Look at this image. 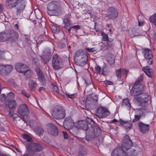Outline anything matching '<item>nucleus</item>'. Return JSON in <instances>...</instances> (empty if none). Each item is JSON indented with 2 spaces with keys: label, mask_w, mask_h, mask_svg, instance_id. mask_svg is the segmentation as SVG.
<instances>
[{
  "label": "nucleus",
  "mask_w": 156,
  "mask_h": 156,
  "mask_svg": "<svg viewBox=\"0 0 156 156\" xmlns=\"http://www.w3.org/2000/svg\"><path fill=\"white\" fill-rule=\"evenodd\" d=\"M133 142L130 137L128 135H125L122 140L121 147L128 151L130 155L136 156L140 152V150L136 147H132Z\"/></svg>",
  "instance_id": "1"
},
{
  "label": "nucleus",
  "mask_w": 156,
  "mask_h": 156,
  "mask_svg": "<svg viewBox=\"0 0 156 156\" xmlns=\"http://www.w3.org/2000/svg\"><path fill=\"white\" fill-rule=\"evenodd\" d=\"M48 14L50 16H58L61 15L62 12L58 3L56 1L49 2L47 6Z\"/></svg>",
  "instance_id": "2"
},
{
  "label": "nucleus",
  "mask_w": 156,
  "mask_h": 156,
  "mask_svg": "<svg viewBox=\"0 0 156 156\" xmlns=\"http://www.w3.org/2000/svg\"><path fill=\"white\" fill-rule=\"evenodd\" d=\"M17 111L20 116V117L23 121L27 122L29 118L27 115L30 113L27 105L25 104H23L19 105L17 108Z\"/></svg>",
  "instance_id": "3"
},
{
  "label": "nucleus",
  "mask_w": 156,
  "mask_h": 156,
  "mask_svg": "<svg viewBox=\"0 0 156 156\" xmlns=\"http://www.w3.org/2000/svg\"><path fill=\"white\" fill-rule=\"evenodd\" d=\"M51 115L55 119H62L66 116V112L62 107L57 106L53 109Z\"/></svg>",
  "instance_id": "4"
},
{
  "label": "nucleus",
  "mask_w": 156,
  "mask_h": 156,
  "mask_svg": "<svg viewBox=\"0 0 156 156\" xmlns=\"http://www.w3.org/2000/svg\"><path fill=\"white\" fill-rule=\"evenodd\" d=\"M26 147L27 151L30 153L33 152H38L42 150V145L39 142H29L27 144Z\"/></svg>",
  "instance_id": "5"
},
{
  "label": "nucleus",
  "mask_w": 156,
  "mask_h": 156,
  "mask_svg": "<svg viewBox=\"0 0 156 156\" xmlns=\"http://www.w3.org/2000/svg\"><path fill=\"white\" fill-rule=\"evenodd\" d=\"M75 58H79L80 60V65L83 66L86 64L87 60V56L83 52L80 51L76 52L75 55Z\"/></svg>",
  "instance_id": "6"
},
{
  "label": "nucleus",
  "mask_w": 156,
  "mask_h": 156,
  "mask_svg": "<svg viewBox=\"0 0 156 156\" xmlns=\"http://www.w3.org/2000/svg\"><path fill=\"white\" fill-rule=\"evenodd\" d=\"M143 86L141 84H135L130 90V94L132 96H139L144 92Z\"/></svg>",
  "instance_id": "7"
},
{
  "label": "nucleus",
  "mask_w": 156,
  "mask_h": 156,
  "mask_svg": "<svg viewBox=\"0 0 156 156\" xmlns=\"http://www.w3.org/2000/svg\"><path fill=\"white\" fill-rule=\"evenodd\" d=\"M110 112L107 108L102 106L98 107L96 111V115L100 118H102L108 116Z\"/></svg>",
  "instance_id": "8"
},
{
  "label": "nucleus",
  "mask_w": 156,
  "mask_h": 156,
  "mask_svg": "<svg viewBox=\"0 0 156 156\" xmlns=\"http://www.w3.org/2000/svg\"><path fill=\"white\" fill-rule=\"evenodd\" d=\"M107 15L104 18L107 20L110 19H115L118 16V12L113 7H110L108 10Z\"/></svg>",
  "instance_id": "9"
},
{
  "label": "nucleus",
  "mask_w": 156,
  "mask_h": 156,
  "mask_svg": "<svg viewBox=\"0 0 156 156\" xmlns=\"http://www.w3.org/2000/svg\"><path fill=\"white\" fill-rule=\"evenodd\" d=\"M122 148L121 147L115 149L112 153V156H127L129 155L128 151Z\"/></svg>",
  "instance_id": "10"
},
{
  "label": "nucleus",
  "mask_w": 156,
  "mask_h": 156,
  "mask_svg": "<svg viewBox=\"0 0 156 156\" xmlns=\"http://www.w3.org/2000/svg\"><path fill=\"white\" fill-rule=\"evenodd\" d=\"M13 67L9 65H0V73L3 76L8 75L12 70Z\"/></svg>",
  "instance_id": "11"
},
{
  "label": "nucleus",
  "mask_w": 156,
  "mask_h": 156,
  "mask_svg": "<svg viewBox=\"0 0 156 156\" xmlns=\"http://www.w3.org/2000/svg\"><path fill=\"white\" fill-rule=\"evenodd\" d=\"M134 99L139 104L147 102L150 99V97L147 94L141 93L139 96H136Z\"/></svg>",
  "instance_id": "12"
},
{
  "label": "nucleus",
  "mask_w": 156,
  "mask_h": 156,
  "mask_svg": "<svg viewBox=\"0 0 156 156\" xmlns=\"http://www.w3.org/2000/svg\"><path fill=\"white\" fill-rule=\"evenodd\" d=\"M53 67L55 70H58L62 68L61 62L58 56L56 55H53L52 59Z\"/></svg>",
  "instance_id": "13"
},
{
  "label": "nucleus",
  "mask_w": 156,
  "mask_h": 156,
  "mask_svg": "<svg viewBox=\"0 0 156 156\" xmlns=\"http://www.w3.org/2000/svg\"><path fill=\"white\" fill-rule=\"evenodd\" d=\"M76 127L78 129L86 131L88 128L87 122L86 120L79 121L76 125Z\"/></svg>",
  "instance_id": "14"
},
{
  "label": "nucleus",
  "mask_w": 156,
  "mask_h": 156,
  "mask_svg": "<svg viewBox=\"0 0 156 156\" xmlns=\"http://www.w3.org/2000/svg\"><path fill=\"white\" fill-rule=\"evenodd\" d=\"M138 125L140 131L142 133H146L149 130L150 125L149 124H145L143 122H139Z\"/></svg>",
  "instance_id": "15"
},
{
  "label": "nucleus",
  "mask_w": 156,
  "mask_h": 156,
  "mask_svg": "<svg viewBox=\"0 0 156 156\" xmlns=\"http://www.w3.org/2000/svg\"><path fill=\"white\" fill-rule=\"evenodd\" d=\"M63 125L65 128L69 129L74 125V122L70 117H66L63 122Z\"/></svg>",
  "instance_id": "16"
},
{
  "label": "nucleus",
  "mask_w": 156,
  "mask_h": 156,
  "mask_svg": "<svg viewBox=\"0 0 156 156\" xmlns=\"http://www.w3.org/2000/svg\"><path fill=\"white\" fill-rule=\"evenodd\" d=\"M28 67L26 65L21 63H17L15 65V68L17 71L21 73L27 70Z\"/></svg>",
  "instance_id": "17"
},
{
  "label": "nucleus",
  "mask_w": 156,
  "mask_h": 156,
  "mask_svg": "<svg viewBox=\"0 0 156 156\" xmlns=\"http://www.w3.org/2000/svg\"><path fill=\"white\" fill-rule=\"evenodd\" d=\"M48 133L53 136H56L58 134V129L57 128L52 124H49L48 129Z\"/></svg>",
  "instance_id": "18"
},
{
  "label": "nucleus",
  "mask_w": 156,
  "mask_h": 156,
  "mask_svg": "<svg viewBox=\"0 0 156 156\" xmlns=\"http://www.w3.org/2000/svg\"><path fill=\"white\" fill-rule=\"evenodd\" d=\"M8 36L9 40L10 41H16L17 40L18 37V34L14 30H11L7 31Z\"/></svg>",
  "instance_id": "19"
},
{
  "label": "nucleus",
  "mask_w": 156,
  "mask_h": 156,
  "mask_svg": "<svg viewBox=\"0 0 156 156\" xmlns=\"http://www.w3.org/2000/svg\"><path fill=\"white\" fill-rule=\"evenodd\" d=\"M35 71L37 74L38 79L41 82L44 83L45 81V79L42 71L37 67L35 68Z\"/></svg>",
  "instance_id": "20"
},
{
  "label": "nucleus",
  "mask_w": 156,
  "mask_h": 156,
  "mask_svg": "<svg viewBox=\"0 0 156 156\" xmlns=\"http://www.w3.org/2000/svg\"><path fill=\"white\" fill-rule=\"evenodd\" d=\"M142 52L145 58L150 59L152 58V51L146 48L143 50Z\"/></svg>",
  "instance_id": "21"
},
{
  "label": "nucleus",
  "mask_w": 156,
  "mask_h": 156,
  "mask_svg": "<svg viewBox=\"0 0 156 156\" xmlns=\"http://www.w3.org/2000/svg\"><path fill=\"white\" fill-rule=\"evenodd\" d=\"M18 0H7L6 4L8 8H12L17 5L18 4Z\"/></svg>",
  "instance_id": "22"
},
{
  "label": "nucleus",
  "mask_w": 156,
  "mask_h": 156,
  "mask_svg": "<svg viewBox=\"0 0 156 156\" xmlns=\"http://www.w3.org/2000/svg\"><path fill=\"white\" fill-rule=\"evenodd\" d=\"M8 35L7 31H6L5 33H1L0 34V41H4L9 40Z\"/></svg>",
  "instance_id": "23"
},
{
  "label": "nucleus",
  "mask_w": 156,
  "mask_h": 156,
  "mask_svg": "<svg viewBox=\"0 0 156 156\" xmlns=\"http://www.w3.org/2000/svg\"><path fill=\"white\" fill-rule=\"evenodd\" d=\"M8 106L10 109H15L17 107V104L16 101L11 100L9 101L8 103Z\"/></svg>",
  "instance_id": "24"
},
{
  "label": "nucleus",
  "mask_w": 156,
  "mask_h": 156,
  "mask_svg": "<svg viewBox=\"0 0 156 156\" xmlns=\"http://www.w3.org/2000/svg\"><path fill=\"white\" fill-rule=\"evenodd\" d=\"M120 124L125 126L126 129H130L132 127V125L128 121H124L121 120Z\"/></svg>",
  "instance_id": "25"
},
{
  "label": "nucleus",
  "mask_w": 156,
  "mask_h": 156,
  "mask_svg": "<svg viewBox=\"0 0 156 156\" xmlns=\"http://www.w3.org/2000/svg\"><path fill=\"white\" fill-rule=\"evenodd\" d=\"M35 132L37 134L41 136L43 135L44 132V130L42 127L39 126L36 128Z\"/></svg>",
  "instance_id": "26"
},
{
  "label": "nucleus",
  "mask_w": 156,
  "mask_h": 156,
  "mask_svg": "<svg viewBox=\"0 0 156 156\" xmlns=\"http://www.w3.org/2000/svg\"><path fill=\"white\" fill-rule=\"evenodd\" d=\"M18 7L16 8L17 14H20V12L23 10L25 8V5L24 4H21L20 5L19 4H17Z\"/></svg>",
  "instance_id": "27"
},
{
  "label": "nucleus",
  "mask_w": 156,
  "mask_h": 156,
  "mask_svg": "<svg viewBox=\"0 0 156 156\" xmlns=\"http://www.w3.org/2000/svg\"><path fill=\"white\" fill-rule=\"evenodd\" d=\"M50 27L52 31L55 33L57 34L59 32V28L54 24H51Z\"/></svg>",
  "instance_id": "28"
},
{
  "label": "nucleus",
  "mask_w": 156,
  "mask_h": 156,
  "mask_svg": "<svg viewBox=\"0 0 156 156\" xmlns=\"http://www.w3.org/2000/svg\"><path fill=\"white\" fill-rule=\"evenodd\" d=\"M142 70L148 76H151V69L149 66H147L146 67H144L143 68Z\"/></svg>",
  "instance_id": "29"
},
{
  "label": "nucleus",
  "mask_w": 156,
  "mask_h": 156,
  "mask_svg": "<svg viewBox=\"0 0 156 156\" xmlns=\"http://www.w3.org/2000/svg\"><path fill=\"white\" fill-rule=\"evenodd\" d=\"M122 105L123 106L124 105L127 106L128 108H130V104L129 103V100L127 98L123 100Z\"/></svg>",
  "instance_id": "30"
},
{
  "label": "nucleus",
  "mask_w": 156,
  "mask_h": 156,
  "mask_svg": "<svg viewBox=\"0 0 156 156\" xmlns=\"http://www.w3.org/2000/svg\"><path fill=\"white\" fill-rule=\"evenodd\" d=\"M22 73L25 76L28 78L31 76L32 74V71L29 69L28 67V68L27 69V70H25V71L24 72V73Z\"/></svg>",
  "instance_id": "31"
},
{
  "label": "nucleus",
  "mask_w": 156,
  "mask_h": 156,
  "mask_svg": "<svg viewBox=\"0 0 156 156\" xmlns=\"http://www.w3.org/2000/svg\"><path fill=\"white\" fill-rule=\"evenodd\" d=\"M78 129L76 127L70 128L69 129V132L74 136H76L78 132Z\"/></svg>",
  "instance_id": "32"
},
{
  "label": "nucleus",
  "mask_w": 156,
  "mask_h": 156,
  "mask_svg": "<svg viewBox=\"0 0 156 156\" xmlns=\"http://www.w3.org/2000/svg\"><path fill=\"white\" fill-rule=\"evenodd\" d=\"M150 20L156 27V14H154L150 17Z\"/></svg>",
  "instance_id": "33"
},
{
  "label": "nucleus",
  "mask_w": 156,
  "mask_h": 156,
  "mask_svg": "<svg viewBox=\"0 0 156 156\" xmlns=\"http://www.w3.org/2000/svg\"><path fill=\"white\" fill-rule=\"evenodd\" d=\"M87 153V150L86 148H83L80 150L78 155L81 156L86 154Z\"/></svg>",
  "instance_id": "34"
},
{
  "label": "nucleus",
  "mask_w": 156,
  "mask_h": 156,
  "mask_svg": "<svg viewBox=\"0 0 156 156\" xmlns=\"http://www.w3.org/2000/svg\"><path fill=\"white\" fill-rule=\"evenodd\" d=\"M37 84L33 80H30L29 83V85L31 88L36 87L37 86Z\"/></svg>",
  "instance_id": "35"
},
{
  "label": "nucleus",
  "mask_w": 156,
  "mask_h": 156,
  "mask_svg": "<svg viewBox=\"0 0 156 156\" xmlns=\"http://www.w3.org/2000/svg\"><path fill=\"white\" fill-rule=\"evenodd\" d=\"M51 88L52 91L57 93L59 92L58 88L55 85L53 84L51 85Z\"/></svg>",
  "instance_id": "36"
},
{
  "label": "nucleus",
  "mask_w": 156,
  "mask_h": 156,
  "mask_svg": "<svg viewBox=\"0 0 156 156\" xmlns=\"http://www.w3.org/2000/svg\"><path fill=\"white\" fill-rule=\"evenodd\" d=\"M7 96H6L5 94H1V101L2 102H6L8 101Z\"/></svg>",
  "instance_id": "37"
},
{
  "label": "nucleus",
  "mask_w": 156,
  "mask_h": 156,
  "mask_svg": "<svg viewBox=\"0 0 156 156\" xmlns=\"http://www.w3.org/2000/svg\"><path fill=\"white\" fill-rule=\"evenodd\" d=\"M23 137L28 142H30L32 139L27 134H24L22 135Z\"/></svg>",
  "instance_id": "38"
},
{
  "label": "nucleus",
  "mask_w": 156,
  "mask_h": 156,
  "mask_svg": "<svg viewBox=\"0 0 156 156\" xmlns=\"http://www.w3.org/2000/svg\"><path fill=\"white\" fill-rule=\"evenodd\" d=\"M115 73L117 77L119 78L121 77L122 71L121 69H116Z\"/></svg>",
  "instance_id": "39"
},
{
  "label": "nucleus",
  "mask_w": 156,
  "mask_h": 156,
  "mask_svg": "<svg viewBox=\"0 0 156 156\" xmlns=\"http://www.w3.org/2000/svg\"><path fill=\"white\" fill-rule=\"evenodd\" d=\"M143 80V75H140L139 77L136 80L135 84H140L139 83L142 82Z\"/></svg>",
  "instance_id": "40"
},
{
  "label": "nucleus",
  "mask_w": 156,
  "mask_h": 156,
  "mask_svg": "<svg viewBox=\"0 0 156 156\" xmlns=\"http://www.w3.org/2000/svg\"><path fill=\"white\" fill-rule=\"evenodd\" d=\"M7 97L9 101L11 99H13L14 98V95L12 93L10 92L8 94L7 96Z\"/></svg>",
  "instance_id": "41"
},
{
  "label": "nucleus",
  "mask_w": 156,
  "mask_h": 156,
  "mask_svg": "<svg viewBox=\"0 0 156 156\" xmlns=\"http://www.w3.org/2000/svg\"><path fill=\"white\" fill-rule=\"evenodd\" d=\"M141 117V114L139 113V115H134L135 118L133 120V122H135L138 121Z\"/></svg>",
  "instance_id": "42"
},
{
  "label": "nucleus",
  "mask_w": 156,
  "mask_h": 156,
  "mask_svg": "<svg viewBox=\"0 0 156 156\" xmlns=\"http://www.w3.org/2000/svg\"><path fill=\"white\" fill-rule=\"evenodd\" d=\"M9 114L8 115V117H11L12 118L15 119L16 117H17V115L15 114H13L11 111H9Z\"/></svg>",
  "instance_id": "43"
},
{
  "label": "nucleus",
  "mask_w": 156,
  "mask_h": 156,
  "mask_svg": "<svg viewBox=\"0 0 156 156\" xmlns=\"http://www.w3.org/2000/svg\"><path fill=\"white\" fill-rule=\"evenodd\" d=\"M102 36L103 37L102 39L103 41H108V37L107 34L103 33L102 34Z\"/></svg>",
  "instance_id": "44"
},
{
  "label": "nucleus",
  "mask_w": 156,
  "mask_h": 156,
  "mask_svg": "<svg viewBox=\"0 0 156 156\" xmlns=\"http://www.w3.org/2000/svg\"><path fill=\"white\" fill-rule=\"evenodd\" d=\"M64 22L65 24V27H67L70 25V21L67 18L65 19L64 20Z\"/></svg>",
  "instance_id": "45"
},
{
  "label": "nucleus",
  "mask_w": 156,
  "mask_h": 156,
  "mask_svg": "<svg viewBox=\"0 0 156 156\" xmlns=\"http://www.w3.org/2000/svg\"><path fill=\"white\" fill-rule=\"evenodd\" d=\"M109 48V46H108L106 43V44H104L101 47V49L103 50H106Z\"/></svg>",
  "instance_id": "46"
},
{
  "label": "nucleus",
  "mask_w": 156,
  "mask_h": 156,
  "mask_svg": "<svg viewBox=\"0 0 156 156\" xmlns=\"http://www.w3.org/2000/svg\"><path fill=\"white\" fill-rule=\"evenodd\" d=\"M95 69L96 71L98 73H100L101 71V68L99 66L96 65L95 66Z\"/></svg>",
  "instance_id": "47"
},
{
  "label": "nucleus",
  "mask_w": 156,
  "mask_h": 156,
  "mask_svg": "<svg viewBox=\"0 0 156 156\" xmlns=\"http://www.w3.org/2000/svg\"><path fill=\"white\" fill-rule=\"evenodd\" d=\"M66 95L69 98H73L75 97L74 94H70L69 93H66Z\"/></svg>",
  "instance_id": "48"
},
{
  "label": "nucleus",
  "mask_w": 156,
  "mask_h": 156,
  "mask_svg": "<svg viewBox=\"0 0 156 156\" xmlns=\"http://www.w3.org/2000/svg\"><path fill=\"white\" fill-rule=\"evenodd\" d=\"M22 93L23 95L28 98L30 96L29 94L28 93L26 92L25 91H22Z\"/></svg>",
  "instance_id": "49"
},
{
  "label": "nucleus",
  "mask_w": 156,
  "mask_h": 156,
  "mask_svg": "<svg viewBox=\"0 0 156 156\" xmlns=\"http://www.w3.org/2000/svg\"><path fill=\"white\" fill-rule=\"evenodd\" d=\"M71 28L76 30L81 28V26L79 25H74L71 27Z\"/></svg>",
  "instance_id": "50"
},
{
  "label": "nucleus",
  "mask_w": 156,
  "mask_h": 156,
  "mask_svg": "<svg viewBox=\"0 0 156 156\" xmlns=\"http://www.w3.org/2000/svg\"><path fill=\"white\" fill-rule=\"evenodd\" d=\"M86 50L88 51H91V52H94L96 51V49L94 48H87Z\"/></svg>",
  "instance_id": "51"
},
{
  "label": "nucleus",
  "mask_w": 156,
  "mask_h": 156,
  "mask_svg": "<svg viewBox=\"0 0 156 156\" xmlns=\"http://www.w3.org/2000/svg\"><path fill=\"white\" fill-rule=\"evenodd\" d=\"M58 46L60 48H62L66 46V44L64 43L61 42L58 44Z\"/></svg>",
  "instance_id": "52"
},
{
  "label": "nucleus",
  "mask_w": 156,
  "mask_h": 156,
  "mask_svg": "<svg viewBox=\"0 0 156 156\" xmlns=\"http://www.w3.org/2000/svg\"><path fill=\"white\" fill-rule=\"evenodd\" d=\"M122 73L125 75H126L129 72V70L125 69H122Z\"/></svg>",
  "instance_id": "53"
},
{
  "label": "nucleus",
  "mask_w": 156,
  "mask_h": 156,
  "mask_svg": "<svg viewBox=\"0 0 156 156\" xmlns=\"http://www.w3.org/2000/svg\"><path fill=\"white\" fill-rule=\"evenodd\" d=\"M108 63L110 65H112L114 63V58H111V61L108 60Z\"/></svg>",
  "instance_id": "54"
},
{
  "label": "nucleus",
  "mask_w": 156,
  "mask_h": 156,
  "mask_svg": "<svg viewBox=\"0 0 156 156\" xmlns=\"http://www.w3.org/2000/svg\"><path fill=\"white\" fill-rule=\"evenodd\" d=\"M62 133L63 134L64 138L65 139H67L68 137V135L67 133L64 131H62Z\"/></svg>",
  "instance_id": "55"
},
{
  "label": "nucleus",
  "mask_w": 156,
  "mask_h": 156,
  "mask_svg": "<svg viewBox=\"0 0 156 156\" xmlns=\"http://www.w3.org/2000/svg\"><path fill=\"white\" fill-rule=\"evenodd\" d=\"M144 23L143 21H140L138 20V25L140 26H141L144 25Z\"/></svg>",
  "instance_id": "56"
},
{
  "label": "nucleus",
  "mask_w": 156,
  "mask_h": 156,
  "mask_svg": "<svg viewBox=\"0 0 156 156\" xmlns=\"http://www.w3.org/2000/svg\"><path fill=\"white\" fill-rule=\"evenodd\" d=\"M106 43L108 46H109V48L111 47V46L112 45V43L111 42L109 41H107Z\"/></svg>",
  "instance_id": "57"
},
{
  "label": "nucleus",
  "mask_w": 156,
  "mask_h": 156,
  "mask_svg": "<svg viewBox=\"0 0 156 156\" xmlns=\"http://www.w3.org/2000/svg\"><path fill=\"white\" fill-rule=\"evenodd\" d=\"M0 18L2 19V20L3 21L5 20V15L0 16Z\"/></svg>",
  "instance_id": "58"
},
{
  "label": "nucleus",
  "mask_w": 156,
  "mask_h": 156,
  "mask_svg": "<svg viewBox=\"0 0 156 156\" xmlns=\"http://www.w3.org/2000/svg\"><path fill=\"white\" fill-rule=\"evenodd\" d=\"M106 69V68L105 67L103 68L102 74L103 75H105L106 74L105 70Z\"/></svg>",
  "instance_id": "59"
},
{
  "label": "nucleus",
  "mask_w": 156,
  "mask_h": 156,
  "mask_svg": "<svg viewBox=\"0 0 156 156\" xmlns=\"http://www.w3.org/2000/svg\"><path fill=\"white\" fill-rule=\"evenodd\" d=\"M41 60L43 61V63L44 64L46 63L48 61V60H47V59L45 60L44 58H41Z\"/></svg>",
  "instance_id": "60"
},
{
  "label": "nucleus",
  "mask_w": 156,
  "mask_h": 156,
  "mask_svg": "<svg viewBox=\"0 0 156 156\" xmlns=\"http://www.w3.org/2000/svg\"><path fill=\"white\" fill-rule=\"evenodd\" d=\"M94 97L95 98V99H94V100L96 102L97 101H98V95H95L94 96Z\"/></svg>",
  "instance_id": "61"
},
{
  "label": "nucleus",
  "mask_w": 156,
  "mask_h": 156,
  "mask_svg": "<svg viewBox=\"0 0 156 156\" xmlns=\"http://www.w3.org/2000/svg\"><path fill=\"white\" fill-rule=\"evenodd\" d=\"M14 28L16 30L18 29V28H19L18 24H15L14 25Z\"/></svg>",
  "instance_id": "62"
},
{
  "label": "nucleus",
  "mask_w": 156,
  "mask_h": 156,
  "mask_svg": "<svg viewBox=\"0 0 156 156\" xmlns=\"http://www.w3.org/2000/svg\"><path fill=\"white\" fill-rule=\"evenodd\" d=\"M5 130V129L3 126H0V130L2 131H4Z\"/></svg>",
  "instance_id": "63"
},
{
  "label": "nucleus",
  "mask_w": 156,
  "mask_h": 156,
  "mask_svg": "<svg viewBox=\"0 0 156 156\" xmlns=\"http://www.w3.org/2000/svg\"><path fill=\"white\" fill-rule=\"evenodd\" d=\"M23 156H33L32 155L27 154V153H25L23 154Z\"/></svg>",
  "instance_id": "64"
}]
</instances>
